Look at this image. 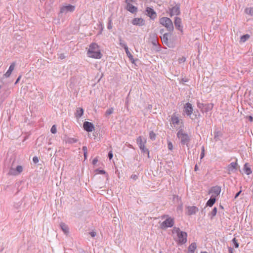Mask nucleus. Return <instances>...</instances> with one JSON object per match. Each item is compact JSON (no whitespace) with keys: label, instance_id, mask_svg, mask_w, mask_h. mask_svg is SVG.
I'll use <instances>...</instances> for the list:
<instances>
[{"label":"nucleus","instance_id":"obj_42","mask_svg":"<svg viewBox=\"0 0 253 253\" xmlns=\"http://www.w3.org/2000/svg\"><path fill=\"white\" fill-rule=\"evenodd\" d=\"M107 28L109 30L112 29V20L111 19H109V22L107 26Z\"/></svg>","mask_w":253,"mask_h":253},{"label":"nucleus","instance_id":"obj_6","mask_svg":"<svg viewBox=\"0 0 253 253\" xmlns=\"http://www.w3.org/2000/svg\"><path fill=\"white\" fill-rule=\"evenodd\" d=\"M164 217H167V218L161 224V227L163 229L172 227L174 224L173 219L167 215L164 216Z\"/></svg>","mask_w":253,"mask_h":253},{"label":"nucleus","instance_id":"obj_25","mask_svg":"<svg viewBox=\"0 0 253 253\" xmlns=\"http://www.w3.org/2000/svg\"><path fill=\"white\" fill-rule=\"evenodd\" d=\"M213 108V104H205L204 109H203L202 112H208L211 111Z\"/></svg>","mask_w":253,"mask_h":253},{"label":"nucleus","instance_id":"obj_35","mask_svg":"<svg viewBox=\"0 0 253 253\" xmlns=\"http://www.w3.org/2000/svg\"><path fill=\"white\" fill-rule=\"evenodd\" d=\"M149 137L152 140H154L156 138V134L153 131H151L149 133Z\"/></svg>","mask_w":253,"mask_h":253},{"label":"nucleus","instance_id":"obj_11","mask_svg":"<svg viewBox=\"0 0 253 253\" xmlns=\"http://www.w3.org/2000/svg\"><path fill=\"white\" fill-rule=\"evenodd\" d=\"M75 9V6L71 4L64 6L61 8L60 12L67 13L69 12H73Z\"/></svg>","mask_w":253,"mask_h":253},{"label":"nucleus","instance_id":"obj_40","mask_svg":"<svg viewBox=\"0 0 253 253\" xmlns=\"http://www.w3.org/2000/svg\"><path fill=\"white\" fill-rule=\"evenodd\" d=\"M217 213V208H214L211 212V214L212 216H214L216 215Z\"/></svg>","mask_w":253,"mask_h":253},{"label":"nucleus","instance_id":"obj_8","mask_svg":"<svg viewBox=\"0 0 253 253\" xmlns=\"http://www.w3.org/2000/svg\"><path fill=\"white\" fill-rule=\"evenodd\" d=\"M221 192V188L219 186H214L211 188L209 191V194H211L212 197L216 198V197L219 195Z\"/></svg>","mask_w":253,"mask_h":253},{"label":"nucleus","instance_id":"obj_19","mask_svg":"<svg viewBox=\"0 0 253 253\" xmlns=\"http://www.w3.org/2000/svg\"><path fill=\"white\" fill-rule=\"evenodd\" d=\"M132 24L134 25L142 26L144 25V21L142 18H134L132 21Z\"/></svg>","mask_w":253,"mask_h":253},{"label":"nucleus","instance_id":"obj_32","mask_svg":"<svg viewBox=\"0 0 253 253\" xmlns=\"http://www.w3.org/2000/svg\"><path fill=\"white\" fill-rule=\"evenodd\" d=\"M119 39L120 42L119 44L122 47H124L125 49L126 48L128 47L126 42L122 40L121 37H119Z\"/></svg>","mask_w":253,"mask_h":253},{"label":"nucleus","instance_id":"obj_50","mask_svg":"<svg viewBox=\"0 0 253 253\" xmlns=\"http://www.w3.org/2000/svg\"><path fill=\"white\" fill-rule=\"evenodd\" d=\"M131 178L132 179H133L134 180H136L137 178V176L136 175H135V174H132L131 176Z\"/></svg>","mask_w":253,"mask_h":253},{"label":"nucleus","instance_id":"obj_18","mask_svg":"<svg viewBox=\"0 0 253 253\" xmlns=\"http://www.w3.org/2000/svg\"><path fill=\"white\" fill-rule=\"evenodd\" d=\"M15 67V62H13L11 64V65H10L9 67V69L8 70H7V71L4 74V76L5 77V78H8L9 77L12 72L13 71V70L14 69V68Z\"/></svg>","mask_w":253,"mask_h":253},{"label":"nucleus","instance_id":"obj_30","mask_svg":"<svg viewBox=\"0 0 253 253\" xmlns=\"http://www.w3.org/2000/svg\"><path fill=\"white\" fill-rule=\"evenodd\" d=\"M245 12L251 16H253V7H248L245 9Z\"/></svg>","mask_w":253,"mask_h":253},{"label":"nucleus","instance_id":"obj_45","mask_svg":"<svg viewBox=\"0 0 253 253\" xmlns=\"http://www.w3.org/2000/svg\"><path fill=\"white\" fill-rule=\"evenodd\" d=\"M188 81V80L186 78H182L180 81V84H184V83H186V82H187Z\"/></svg>","mask_w":253,"mask_h":253},{"label":"nucleus","instance_id":"obj_57","mask_svg":"<svg viewBox=\"0 0 253 253\" xmlns=\"http://www.w3.org/2000/svg\"><path fill=\"white\" fill-rule=\"evenodd\" d=\"M92 162L93 164H95V159H93Z\"/></svg>","mask_w":253,"mask_h":253},{"label":"nucleus","instance_id":"obj_36","mask_svg":"<svg viewBox=\"0 0 253 253\" xmlns=\"http://www.w3.org/2000/svg\"><path fill=\"white\" fill-rule=\"evenodd\" d=\"M205 105V104H204L203 103H200L199 102L197 103V106L199 108H200L202 111H203V109L204 108V106Z\"/></svg>","mask_w":253,"mask_h":253},{"label":"nucleus","instance_id":"obj_49","mask_svg":"<svg viewBox=\"0 0 253 253\" xmlns=\"http://www.w3.org/2000/svg\"><path fill=\"white\" fill-rule=\"evenodd\" d=\"M21 78V75H20L18 78L17 79V80H16L15 81V84H17L20 81V79Z\"/></svg>","mask_w":253,"mask_h":253},{"label":"nucleus","instance_id":"obj_13","mask_svg":"<svg viewBox=\"0 0 253 253\" xmlns=\"http://www.w3.org/2000/svg\"><path fill=\"white\" fill-rule=\"evenodd\" d=\"M238 164L237 162L230 163L227 167V170L229 174L234 172L237 169Z\"/></svg>","mask_w":253,"mask_h":253},{"label":"nucleus","instance_id":"obj_9","mask_svg":"<svg viewBox=\"0 0 253 253\" xmlns=\"http://www.w3.org/2000/svg\"><path fill=\"white\" fill-rule=\"evenodd\" d=\"M87 55L88 57L95 58V42H92L87 51Z\"/></svg>","mask_w":253,"mask_h":253},{"label":"nucleus","instance_id":"obj_31","mask_svg":"<svg viewBox=\"0 0 253 253\" xmlns=\"http://www.w3.org/2000/svg\"><path fill=\"white\" fill-rule=\"evenodd\" d=\"M250 36L249 34L244 35L241 36L240 42L242 43L245 42L250 38Z\"/></svg>","mask_w":253,"mask_h":253},{"label":"nucleus","instance_id":"obj_7","mask_svg":"<svg viewBox=\"0 0 253 253\" xmlns=\"http://www.w3.org/2000/svg\"><path fill=\"white\" fill-rule=\"evenodd\" d=\"M193 111V108L191 103L188 102L184 105L183 112L187 116L191 117Z\"/></svg>","mask_w":253,"mask_h":253},{"label":"nucleus","instance_id":"obj_14","mask_svg":"<svg viewBox=\"0 0 253 253\" xmlns=\"http://www.w3.org/2000/svg\"><path fill=\"white\" fill-rule=\"evenodd\" d=\"M180 13V6L179 4H176L170 9V14L171 16L172 15H178Z\"/></svg>","mask_w":253,"mask_h":253},{"label":"nucleus","instance_id":"obj_55","mask_svg":"<svg viewBox=\"0 0 253 253\" xmlns=\"http://www.w3.org/2000/svg\"><path fill=\"white\" fill-rule=\"evenodd\" d=\"M198 168L197 165H196L195 166V171H197V170H198Z\"/></svg>","mask_w":253,"mask_h":253},{"label":"nucleus","instance_id":"obj_27","mask_svg":"<svg viewBox=\"0 0 253 253\" xmlns=\"http://www.w3.org/2000/svg\"><path fill=\"white\" fill-rule=\"evenodd\" d=\"M125 50V51L126 52V54H127V56L129 58L130 60L131 61L132 63H134V59L133 58L132 55L129 52V51L128 50V47L126 48V49Z\"/></svg>","mask_w":253,"mask_h":253},{"label":"nucleus","instance_id":"obj_37","mask_svg":"<svg viewBox=\"0 0 253 253\" xmlns=\"http://www.w3.org/2000/svg\"><path fill=\"white\" fill-rule=\"evenodd\" d=\"M50 131H51V133H52L53 134H55V133H56L57 129H56V126L55 125L52 126L51 127Z\"/></svg>","mask_w":253,"mask_h":253},{"label":"nucleus","instance_id":"obj_51","mask_svg":"<svg viewBox=\"0 0 253 253\" xmlns=\"http://www.w3.org/2000/svg\"><path fill=\"white\" fill-rule=\"evenodd\" d=\"M248 118L250 122H252L253 120V118L251 116H248Z\"/></svg>","mask_w":253,"mask_h":253},{"label":"nucleus","instance_id":"obj_28","mask_svg":"<svg viewBox=\"0 0 253 253\" xmlns=\"http://www.w3.org/2000/svg\"><path fill=\"white\" fill-rule=\"evenodd\" d=\"M60 227L63 230V231L65 233L67 234L69 232V229L68 226L64 223H61L60 224Z\"/></svg>","mask_w":253,"mask_h":253},{"label":"nucleus","instance_id":"obj_1","mask_svg":"<svg viewBox=\"0 0 253 253\" xmlns=\"http://www.w3.org/2000/svg\"><path fill=\"white\" fill-rule=\"evenodd\" d=\"M172 234L178 243L184 244L186 243L187 237L186 232L181 231L179 228L174 227L172 229Z\"/></svg>","mask_w":253,"mask_h":253},{"label":"nucleus","instance_id":"obj_38","mask_svg":"<svg viewBox=\"0 0 253 253\" xmlns=\"http://www.w3.org/2000/svg\"><path fill=\"white\" fill-rule=\"evenodd\" d=\"M168 149L169 150H172L173 149L172 143L170 141H168Z\"/></svg>","mask_w":253,"mask_h":253},{"label":"nucleus","instance_id":"obj_15","mask_svg":"<svg viewBox=\"0 0 253 253\" xmlns=\"http://www.w3.org/2000/svg\"><path fill=\"white\" fill-rule=\"evenodd\" d=\"M83 127L88 132L92 131L94 128L93 125L89 122H85L84 123Z\"/></svg>","mask_w":253,"mask_h":253},{"label":"nucleus","instance_id":"obj_41","mask_svg":"<svg viewBox=\"0 0 253 253\" xmlns=\"http://www.w3.org/2000/svg\"><path fill=\"white\" fill-rule=\"evenodd\" d=\"M113 112V108H110V109H108L106 111V114L107 115H110L111 114H112Z\"/></svg>","mask_w":253,"mask_h":253},{"label":"nucleus","instance_id":"obj_47","mask_svg":"<svg viewBox=\"0 0 253 253\" xmlns=\"http://www.w3.org/2000/svg\"><path fill=\"white\" fill-rule=\"evenodd\" d=\"M113 155L112 151H110L108 153V157L110 160H111L113 158Z\"/></svg>","mask_w":253,"mask_h":253},{"label":"nucleus","instance_id":"obj_12","mask_svg":"<svg viewBox=\"0 0 253 253\" xmlns=\"http://www.w3.org/2000/svg\"><path fill=\"white\" fill-rule=\"evenodd\" d=\"M99 174L101 175V178L103 181L108 180L109 177L108 173L103 169H96V176Z\"/></svg>","mask_w":253,"mask_h":253},{"label":"nucleus","instance_id":"obj_34","mask_svg":"<svg viewBox=\"0 0 253 253\" xmlns=\"http://www.w3.org/2000/svg\"><path fill=\"white\" fill-rule=\"evenodd\" d=\"M98 47V45L96 44V49ZM102 57V54L100 50H96V59H100Z\"/></svg>","mask_w":253,"mask_h":253},{"label":"nucleus","instance_id":"obj_29","mask_svg":"<svg viewBox=\"0 0 253 253\" xmlns=\"http://www.w3.org/2000/svg\"><path fill=\"white\" fill-rule=\"evenodd\" d=\"M244 170L245 172L247 174L249 175L252 173L251 169L248 167V164H245L244 166Z\"/></svg>","mask_w":253,"mask_h":253},{"label":"nucleus","instance_id":"obj_39","mask_svg":"<svg viewBox=\"0 0 253 253\" xmlns=\"http://www.w3.org/2000/svg\"><path fill=\"white\" fill-rule=\"evenodd\" d=\"M232 242L234 244V247L235 248H238L239 247V244L237 243L236 240L235 238H234L233 240H232Z\"/></svg>","mask_w":253,"mask_h":253},{"label":"nucleus","instance_id":"obj_56","mask_svg":"<svg viewBox=\"0 0 253 253\" xmlns=\"http://www.w3.org/2000/svg\"><path fill=\"white\" fill-rule=\"evenodd\" d=\"M90 234H91V236H92V237H93L94 236V233H93V232H91L90 233Z\"/></svg>","mask_w":253,"mask_h":253},{"label":"nucleus","instance_id":"obj_4","mask_svg":"<svg viewBox=\"0 0 253 253\" xmlns=\"http://www.w3.org/2000/svg\"><path fill=\"white\" fill-rule=\"evenodd\" d=\"M136 142L141 152L147 154L149 156V151L145 147L146 139L144 138H142L141 136H139L136 139Z\"/></svg>","mask_w":253,"mask_h":253},{"label":"nucleus","instance_id":"obj_58","mask_svg":"<svg viewBox=\"0 0 253 253\" xmlns=\"http://www.w3.org/2000/svg\"><path fill=\"white\" fill-rule=\"evenodd\" d=\"M201 253H207L206 252H201Z\"/></svg>","mask_w":253,"mask_h":253},{"label":"nucleus","instance_id":"obj_33","mask_svg":"<svg viewBox=\"0 0 253 253\" xmlns=\"http://www.w3.org/2000/svg\"><path fill=\"white\" fill-rule=\"evenodd\" d=\"M97 26H98V29L99 30L98 35H100L102 33V32L104 29V27L103 26L102 23L100 22H99V23L98 24Z\"/></svg>","mask_w":253,"mask_h":253},{"label":"nucleus","instance_id":"obj_44","mask_svg":"<svg viewBox=\"0 0 253 253\" xmlns=\"http://www.w3.org/2000/svg\"><path fill=\"white\" fill-rule=\"evenodd\" d=\"M204 156H205V154H204V147H202V152H201V155H200L201 159H203L204 158Z\"/></svg>","mask_w":253,"mask_h":253},{"label":"nucleus","instance_id":"obj_22","mask_svg":"<svg viewBox=\"0 0 253 253\" xmlns=\"http://www.w3.org/2000/svg\"><path fill=\"white\" fill-rule=\"evenodd\" d=\"M146 11L151 18H154L156 16V13L152 8L148 7L146 9Z\"/></svg>","mask_w":253,"mask_h":253},{"label":"nucleus","instance_id":"obj_24","mask_svg":"<svg viewBox=\"0 0 253 253\" xmlns=\"http://www.w3.org/2000/svg\"><path fill=\"white\" fill-rule=\"evenodd\" d=\"M197 248V245L195 243H192L188 247V253H194Z\"/></svg>","mask_w":253,"mask_h":253},{"label":"nucleus","instance_id":"obj_2","mask_svg":"<svg viewBox=\"0 0 253 253\" xmlns=\"http://www.w3.org/2000/svg\"><path fill=\"white\" fill-rule=\"evenodd\" d=\"M177 136L180 140L182 144L188 145L190 140V136L183 129L178 130L177 133Z\"/></svg>","mask_w":253,"mask_h":253},{"label":"nucleus","instance_id":"obj_21","mask_svg":"<svg viewBox=\"0 0 253 253\" xmlns=\"http://www.w3.org/2000/svg\"><path fill=\"white\" fill-rule=\"evenodd\" d=\"M187 213L188 215H192L195 214L198 211V209L195 206L188 207Z\"/></svg>","mask_w":253,"mask_h":253},{"label":"nucleus","instance_id":"obj_3","mask_svg":"<svg viewBox=\"0 0 253 253\" xmlns=\"http://www.w3.org/2000/svg\"><path fill=\"white\" fill-rule=\"evenodd\" d=\"M172 126L176 129L182 130L184 127V125L181 120H180L178 117L175 115L171 116Z\"/></svg>","mask_w":253,"mask_h":253},{"label":"nucleus","instance_id":"obj_52","mask_svg":"<svg viewBox=\"0 0 253 253\" xmlns=\"http://www.w3.org/2000/svg\"><path fill=\"white\" fill-rule=\"evenodd\" d=\"M241 192V191H240L239 192H238V193L235 195V198H237L239 196V195L240 194Z\"/></svg>","mask_w":253,"mask_h":253},{"label":"nucleus","instance_id":"obj_16","mask_svg":"<svg viewBox=\"0 0 253 253\" xmlns=\"http://www.w3.org/2000/svg\"><path fill=\"white\" fill-rule=\"evenodd\" d=\"M22 171H23V168H22V167L21 166H18L16 167L15 170L14 169H11L9 171V173L11 175H17V174L20 173Z\"/></svg>","mask_w":253,"mask_h":253},{"label":"nucleus","instance_id":"obj_54","mask_svg":"<svg viewBox=\"0 0 253 253\" xmlns=\"http://www.w3.org/2000/svg\"><path fill=\"white\" fill-rule=\"evenodd\" d=\"M218 133H219L218 132H216V133L214 135V138H216V137L218 136V135H219Z\"/></svg>","mask_w":253,"mask_h":253},{"label":"nucleus","instance_id":"obj_48","mask_svg":"<svg viewBox=\"0 0 253 253\" xmlns=\"http://www.w3.org/2000/svg\"><path fill=\"white\" fill-rule=\"evenodd\" d=\"M65 57H66V56H65V55H64V53H61V54L59 55V58H60L61 59H64Z\"/></svg>","mask_w":253,"mask_h":253},{"label":"nucleus","instance_id":"obj_17","mask_svg":"<svg viewBox=\"0 0 253 253\" xmlns=\"http://www.w3.org/2000/svg\"><path fill=\"white\" fill-rule=\"evenodd\" d=\"M128 0H126V2L127 4L126 5V9L128 11L131 13H134L137 11V7L133 5L131 3L128 2Z\"/></svg>","mask_w":253,"mask_h":253},{"label":"nucleus","instance_id":"obj_53","mask_svg":"<svg viewBox=\"0 0 253 253\" xmlns=\"http://www.w3.org/2000/svg\"><path fill=\"white\" fill-rule=\"evenodd\" d=\"M152 43L154 44V45H156L157 44V40L156 39H154L152 41Z\"/></svg>","mask_w":253,"mask_h":253},{"label":"nucleus","instance_id":"obj_5","mask_svg":"<svg viewBox=\"0 0 253 253\" xmlns=\"http://www.w3.org/2000/svg\"><path fill=\"white\" fill-rule=\"evenodd\" d=\"M160 23L166 27L168 30L172 31L173 30V24L171 20L168 17H162L160 19Z\"/></svg>","mask_w":253,"mask_h":253},{"label":"nucleus","instance_id":"obj_43","mask_svg":"<svg viewBox=\"0 0 253 253\" xmlns=\"http://www.w3.org/2000/svg\"><path fill=\"white\" fill-rule=\"evenodd\" d=\"M83 151L84 152V158H85V159H86V155H87V148L86 147H83Z\"/></svg>","mask_w":253,"mask_h":253},{"label":"nucleus","instance_id":"obj_46","mask_svg":"<svg viewBox=\"0 0 253 253\" xmlns=\"http://www.w3.org/2000/svg\"><path fill=\"white\" fill-rule=\"evenodd\" d=\"M33 161L35 163H38L39 162V159L37 157L35 156L33 158Z\"/></svg>","mask_w":253,"mask_h":253},{"label":"nucleus","instance_id":"obj_23","mask_svg":"<svg viewBox=\"0 0 253 253\" xmlns=\"http://www.w3.org/2000/svg\"><path fill=\"white\" fill-rule=\"evenodd\" d=\"M84 114V110L82 108H78L75 114L76 118H81Z\"/></svg>","mask_w":253,"mask_h":253},{"label":"nucleus","instance_id":"obj_26","mask_svg":"<svg viewBox=\"0 0 253 253\" xmlns=\"http://www.w3.org/2000/svg\"><path fill=\"white\" fill-rule=\"evenodd\" d=\"M216 201V198L211 196V198L208 201L207 206L211 207L214 204Z\"/></svg>","mask_w":253,"mask_h":253},{"label":"nucleus","instance_id":"obj_20","mask_svg":"<svg viewBox=\"0 0 253 253\" xmlns=\"http://www.w3.org/2000/svg\"><path fill=\"white\" fill-rule=\"evenodd\" d=\"M181 20L179 17H176L174 19V25L177 29L182 31V27L181 26Z\"/></svg>","mask_w":253,"mask_h":253},{"label":"nucleus","instance_id":"obj_10","mask_svg":"<svg viewBox=\"0 0 253 253\" xmlns=\"http://www.w3.org/2000/svg\"><path fill=\"white\" fill-rule=\"evenodd\" d=\"M168 33H165L163 35V37H161V39L163 43L167 45L169 47H172L173 46L172 43L169 40Z\"/></svg>","mask_w":253,"mask_h":253}]
</instances>
